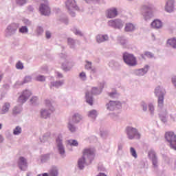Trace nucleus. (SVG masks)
<instances>
[{
	"mask_svg": "<svg viewBox=\"0 0 176 176\" xmlns=\"http://www.w3.org/2000/svg\"><path fill=\"white\" fill-rule=\"evenodd\" d=\"M96 150L94 148H85L82 151V157L78 160V167L82 170L84 167L86 159H90L94 156Z\"/></svg>",
	"mask_w": 176,
	"mask_h": 176,
	"instance_id": "obj_1",
	"label": "nucleus"
},
{
	"mask_svg": "<svg viewBox=\"0 0 176 176\" xmlns=\"http://www.w3.org/2000/svg\"><path fill=\"white\" fill-rule=\"evenodd\" d=\"M123 60L129 67H135L137 65V58L131 54L124 53L123 54Z\"/></svg>",
	"mask_w": 176,
	"mask_h": 176,
	"instance_id": "obj_2",
	"label": "nucleus"
},
{
	"mask_svg": "<svg viewBox=\"0 0 176 176\" xmlns=\"http://www.w3.org/2000/svg\"><path fill=\"white\" fill-rule=\"evenodd\" d=\"M126 131L129 140H134V138L140 139L141 138V134H140L138 130L133 126H127Z\"/></svg>",
	"mask_w": 176,
	"mask_h": 176,
	"instance_id": "obj_3",
	"label": "nucleus"
},
{
	"mask_svg": "<svg viewBox=\"0 0 176 176\" xmlns=\"http://www.w3.org/2000/svg\"><path fill=\"white\" fill-rule=\"evenodd\" d=\"M82 120V116L79 113H74L72 117L69 119L68 129L72 133L76 131V128L71 124V123H79Z\"/></svg>",
	"mask_w": 176,
	"mask_h": 176,
	"instance_id": "obj_4",
	"label": "nucleus"
},
{
	"mask_svg": "<svg viewBox=\"0 0 176 176\" xmlns=\"http://www.w3.org/2000/svg\"><path fill=\"white\" fill-rule=\"evenodd\" d=\"M45 106L47 108L50 109L49 110H42L41 111V116L44 119H46L48 118L49 115L53 112V107H52V104H50V100H45Z\"/></svg>",
	"mask_w": 176,
	"mask_h": 176,
	"instance_id": "obj_5",
	"label": "nucleus"
},
{
	"mask_svg": "<svg viewBox=\"0 0 176 176\" xmlns=\"http://www.w3.org/2000/svg\"><path fill=\"white\" fill-rule=\"evenodd\" d=\"M39 10L43 16H49L51 13L50 7L47 4V1L45 3H41L39 7Z\"/></svg>",
	"mask_w": 176,
	"mask_h": 176,
	"instance_id": "obj_6",
	"label": "nucleus"
},
{
	"mask_svg": "<svg viewBox=\"0 0 176 176\" xmlns=\"http://www.w3.org/2000/svg\"><path fill=\"white\" fill-rule=\"evenodd\" d=\"M32 95V94L31 93V91L25 90L23 92L22 95L19 98L18 102H19V104H24V102H25V101H27L28 98L31 97Z\"/></svg>",
	"mask_w": 176,
	"mask_h": 176,
	"instance_id": "obj_7",
	"label": "nucleus"
},
{
	"mask_svg": "<svg viewBox=\"0 0 176 176\" xmlns=\"http://www.w3.org/2000/svg\"><path fill=\"white\" fill-rule=\"evenodd\" d=\"M120 108H122V104L120 102L110 101L107 104V109L109 111H115V109H119Z\"/></svg>",
	"mask_w": 176,
	"mask_h": 176,
	"instance_id": "obj_8",
	"label": "nucleus"
},
{
	"mask_svg": "<svg viewBox=\"0 0 176 176\" xmlns=\"http://www.w3.org/2000/svg\"><path fill=\"white\" fill-rule=\"evenodd\" d=\"M18 166L22 171H25V170H27V167H28V165L27 164V160L21 157L18 161Z\"/></svg>",
	"mask_w": 176,
	"mask_h": 176,
	"instance_id": "obj_9",
	"label": "nucleus"
},
{
	"mask_svg": "<svg viewBox=\"0 0 176 176\" xmlns=\"http://www.w3.org/2000/svg\"><path fill=\"white\" fill-rule=\"evenodd\" d=\"M109 25H110V27H113L114 28H123V22L119 19L115 21L111 20L109 21Z\"/></svg>",
	"mask_w": 176,
	"mask_h": 176,
	"instance_id": "obj_10",
	"label": "nucleus"
},
{
	"mask_svg": "<svg viewBox=\"0 0 176 176\" xmlns=\"http://www.w3.org/2000/svg\"><path fill=\"white\" fill-rule=\"evenodd\" d=\"M66 6L68 10H78V6H76V2L74 0H68L66 2Z\"/></svg>",
	"mask_w": 176,
	"mask_h": 176,
	"instance_id": "obj_11",
	"label": "nucleus"
},
{
	"mask_svg": "<svg viewBox=\"0 0 176 176\" xmlns=\"http://www.w3.org/2000/svg\"><path fill=\"white\" fill-rule=\"evenodd\" d=\"M165 138L171 144L173 141H175L176 140V135L174 134V132L168 131L165 133Z\"/></svg>",
	"mask_w": 176,
	"mask_h": 176,
	"instance_id": "obj_12",
	"label": "nucleus"
},
{
	"mask_svg": "<svg viewBox=\"0 0 176 176\" xmlns=\"http://www.w3.org/2000/svg\"><path fill=\"white\" fill-rule=\"evenodd\" d=\"M118 16V10L116 8H111L107 11V17L109 19H113Z\"/></svg>",
	"mask_w": 176,
	"mask_h": 176,
	"instance_id": "obj_13",
	"label": "nucleus"
},
{
	"mask_svg": "<svg viewBox=\"0 0 176 176\" xmlns=\"http://www.w3.org/2000/svg\"><path fill=\"white\" fill-rule=\"evenodd\" d=\"M174 9V0H168L166 2V6L165 7V10L168 13H171Z\"/></svg>",
	"mask_w": 176,
	"mask_h": 176,
	"instance_id": "obj_14",
	"label": "nucleus"
},
{
	"mask_svg": "<svg viewBox=\"0 0 176 176\" xmlns=\"http://www.w3.org/2000/svg\"><path fill=\"white\" fill-rule=\"evenodd\" d=\"M61 136H58L56 139V142L58 144V148L60 153V155H63L65 153V151L64 150V147L63 146V144H61Z\"/></svg>",
	"mask_w": 176,
	"mask_h": 176,
	"instance_id": "obj_15",
	"label": "nucleus"
},
{
	"mask_svg": "<svg viewBox=\"0 0 176 176\" xmlns=\"http://www.w3.org/2000/svg\"><path fill=\"white\" fill-rule=\"evenodd\" d=\"M105 41H108L107 35L98 34L96 36V41L98 43H102V42H105Z\"/></svg>",
	"mask_w": 176,
	"mask_h": 176,
	"instance_id": "obj_16",
	"label": "nucleus"
},
{
	"mask_svg": "<svg viewBox=\"0 0 176 176\" xmlns=\"http://www.w3.org/2000/svg\"><path fill=\"white\" fill-rule=\"evenodd\" d=\"M9 108H10V104L5 103L0 111L1 115H5L6 112H9Z\"/></svg>",
	"mask_w": 176,
	"mask_h": 176,
	"instance_id": "obj_17",
	"label": "nucleus"
},
{
	"mask_svg": "<svg viewBox=\"0 0 176 176\" xmlns=\"http://www.w3.org/2000/svg\"><path fill=\"white\" fill-rule=\"evenodd\" d=\"M162 21H160V20H155L152 22L151 23V26L153 27V28H162Z\"/></svg>",
	"mask_w": 176,
	"mask_h": 176,
	"instance_id": "obj_18",
	"label": "nucleus"
},
{
	"mask_svg": "<svg viewBox=\"0 0 176 176\" xmlns=\"http://www.w3.org/2000/svg\"><path fill=\"white\" fill-rule=\"evenodd\" d=\"M87 102L89 104V105H93V98L90 96V93L87 92L85 94Z\"/></svg>",
	"mask_w": 176,
	"mask_h": 176,
	"instance_id": "obj_19",
	"label": "nucleus"
},
{
	"mask_svg": "<svg viewBox=\"0 0 176 176\" xmlns=\"http://www.w3.org/2000/svg\"><path fill=\"white\" fill-rule=\"evenodd\" d=\"M164 102V96L161 95L158 97V107H160V108L163 107Z\"/></svg>",
	"mask_w": 176,
	"mask_h": 176,
	"instance_id": "obj_20",
	"label": "nucleus"
},
{
	"mask_svg": "<svg viewBox=\"0 0 176 176\" xmlns=\"http://www.w3.org/2000/svg\"><path fill=\"white\" fill-rule=\"evenodd\" d=\"M125 31L126 32H130V31H134V25L131 23H128L125 26Z\"/></svg>",
	"mask_w": 176,
	"mask_h": 176,
	"instance_id": "obj_21",
	"label": "nucleus"
},
{
	"mask_svg": "<svg viewBox=\"0 0 176 176\" xmlns=\"http://www.w3.org/2000/svg\"><path fill=\"white\" fill-rule=\"evenodd\" d=\"M86 63L85 69H91V72H93V74L96 73V69H92L91 67V62L87 60Z\"/></svg>",
	"mask_w": 176,
	"mask_h": 176,
	"instance_id": "obj_22",
	"label": "nucleus"
},
{
	"mask_svg": "<svg viewBox=\"0 0 176 176\" xmlns=\"http://www.w3.org/2000/svg\"><path fill=\"white\" fill-rule=\"evenodd\" d=\"M58 170L57 168L54 167L50 171V176H58Z\"/></svg>",
	"mask_w": 176,
	"mask_h": 176,
	"instance_id": "obj_23",
	"label": "nucleus"
},
{
	"mask_svg": "<svg viewBox=\"0 0 176 176\" xmlns=\"http://www.w3.org/2000/svg\"><path fill=\"white\" fill-rule=\"evenodd\" d=\"M142 58L145 60V58L147 57L148 58H152L153 57V54L151 52H146L144 54L141 55Z\"/></svg>",
	"mask_w": 176,
	"mask_h": 176,
	"instance_id": "obj_24",
	"label": "nucleus"
},
{
	"mask_svg": "<svg viewBox=\"0 0 176 176\" xmlns=\"http://www.w3.org/2000/svg\"><path fill=\"white\" fill-rule=\"evenodd\" d=\"M168 45L172 46V47H176V39L175 38H170L168 40Z\"/></svg>",
	"mask_w": 176,
	"mask_h": 176,
	"instance_id": "obj_25",
	"label": "nucleus"
},
{
	"mask_svg": "<svg viewBox=\"0 0 176 176\" xmlns=\"http://www.w3.org/2000/svg\"><path fill=\"white\" fill-rule=\"evenodd\" d=\"M64 83L63 81L54 82L51 83V87H59Z\"/></svg>",
	"mask_w": 176,
	"mask_h": 176,
	"instance_id": "obj_26",
	"label": "nucleus"
},
{
	"mask_svg": "<svg viewBox=\"0 0 176 176\" xmlns=\"http://www.w3.org/2000/svg\"><path fill=\"white\" fill-rule=\"evenodd\" d=\"M88 116L89 118H96L97 117V111H96V110L90 111L89 112Z\"/></svg>",
	"mask_w": 176,
	"mask_h": 176,
	"instance_id": "obj_27",
	"label": "nucleus"
},
{
	"mask_svg": "<svg viewBox=\"0 0 176 176\" xmlns=\"http://www.w3.org/2000/svg\"><path fill=\"white\" fill-rule=\"evenodd\" d=\"M68 144L70 145V146H78V141L75 140H68Z\"/></svg>",
	"mask_w": 176,
	"mask_h": 176,
	"instance_id": "obj_28",
	"label": "nucleus"
},
{
	"mask_svg": "<svg viewBox=\"0 0 176 176\" xmlns=\"http://www.w3.org/2000/svg\"><path fill=\"white\" fill-rule=\"evenodd\" d=\"M21 133V127L20 126H16L13 131V134L14 135H19V134Z\"/></svg>",
	"mask_w": 176,
	"mask_h": 176,
	"instance_id": "obj_29",
	"label": "nucleus"
},
{
	"mask_svg": "<svg viewBox=\"0 0 176 176\" xmlns=\"http://www.w3.org/2000/svg\"><path fill=\"white\" fill-rule=\"evenodd\" d=\"M148 157L151 160H153V159H156V154L155 153V151H150L148 152Z\"/></svg>",
	"mask_w": 176,
	"mask_h": 176,
	"instance_id": "obj_30",
	"label": "nucleus"
},
{
	"mask_svg": "<svg viewBox=\"0 0 176 176\" xmlns=\"http://www.w3.org/2000/svg\"><path fill=\"white\" fill-rule=\"evenodd\" d=\"M130 152H131V155L133 157H135V159H137L138 155H137V151H135V149L133 147H131Z\"/></svg>",
	"mask_w": 176,
	"mask_h": 176,
	"instance_id": "obj_31",
	"label": "nucleus"
},
{
	"mask_svg": "<svg viewBox=\"0 0 176 176\" xmlns=\"http://www.w3.org/2000/svg\"><path fill=\"white\" fill-rule=\"evenodd\" d=\"M100 93H101V91L98 90V89L96 87L92 88L91 94L97 95V94H100Z\"/></svg>",
	"mask_w": 176,
	"mask_h": 176,
	"instance_id": "obj_32",
	"label": "nucleus"
},
{
	"mask_svg": "<svg viewBox=\"0 0 176 176\" xmlns=\"http://www.w3.org/2000/svg\"><path fill=\"white\" fill-rule=\"evenodd\" d=\"M19 32L24 34V32H28V28L25 26H23L19 29Z\"/></svg>",
	"mask_w": 176,
	"mask_h": 176,
	"instance_id": "obj_33",
	"label": "nucleus"
},
{
	"mask_svg": "<svg viewBox=\"0 0 176 176\" xmlns=\"http://www.w3.org/2000/svg\"><path fill=\"white\" fill-rule=\"evenodd\" d=\"M36 80L38 82H44V80H45V78L44 76H38L36 78Z\"/></svg>",
	"mask_w": 176,
	"mask_h": 176,
	"instance_id": "obj_34",
	"label": "nucleus"
},
{
	"mask_svg": "<svg viewBox=\"0 0 176 176\" xmlns=\"http://www.w3.org/2000/svg\"><path fill=\"white\" fill-rule=\"evenodd\" d=\"M16 67L17 69H23V68H24V66L23 65V63L20 61H19L16 63Z\"/></svg>",
	"mask_w": 176,
	"mask_h": 176,
	"instance_id": "obj_35",
	"label": "nucleus"
},
{
	"mask_svg": "<svg viewBox=\"0 0 176 176\" xmlns=\"http://www.w3.org/2000/svg\"><path fill=\"white\" fill-rule=\"evenodd\" d=\"M38 102V97L36 96H33L31 99H30V102L32 104H35V102Z\"/></svg>",
	"mask_w": 176,
	"mask_h": 176,
	"instance_id": "obj_36",
	"label": "nucleus"
},
{
	"mask_svg": "<svg viewBox=\"0 0 176 176\" xmlns=\"http://www.w3.org/2000/svg\"><path fill=\"white\" fill-rule=\"evenodd\" d=\"M171 149H174L176 151V139L175 141L172 142L171 144H170Z\"/></svg>",
	"mask_w": 176,
	"mask_h": 176,
	"instance_id": "obj_37",
	"label": "nucleus"
},
{
	"mask_svg": "<svg viewBox=\"0 0 176 176\" xmlns=\"http://www.w3.org/2000/svg\"><path fill=\"white\" fill-rule=\"evenodd\" d=\"M26 3V1L25 0H16V3L18 5H20L21 6L24 5V3Z\"/></svg>",
	"mask_w": 176,
	"mask_h": 176,
	"instance_id": "obj_38",
	"label": "nucleus"
},
{
	"mask_svg": "<svg viewBox=\"0 0 176 176\" xmlns=\"http://www.w3.org/2000/svg\"><path fill=\"white\" fill-rule=\"evenodd\" d=\"M149 111L151 113H153V111H155V107H153V104H148Z\"/></svg>",
	"mask_w": 176,
	"mask_h": 176,
	"instance_id": "obj_39",
	"label": "nucleus"
},
{
	"mask_svg": "<svg viewBox=\"0 0 176 176\" xmlns=\"http://www.w3.org/2000/svg\"><path fill=\"white\" fill-rule=\"evenodd\" d=\"M80 78H81V79H82L83 80H86V73L81 72L80 74Z\"/></svg>",
	"mask_w": 176,
	"mask_h": 176,
	"instance_id": "obj_40",
	"label": "nucleus"
},
{
	"mask_svg": "<svg viewBox=\"0 0 176 176\" xmlns=\"http://www.w3.org/2000/svg\"><path fill=\"white\" fill-rule=\"evenodd\" d=\"M67 43L69 45H74V43H75V41H74V39L71 38H69L67 39Z\"/></svg>",
	"mask_w": 176,
	"mask_h": 176,
	"instance_id": "obj_41",
	"label": "nucleus"
},
{
	"mask_svg": "<svg viewBox=\"0 0 176 176\" xmlns=\"http://www.w3.org/2000/svg\"><path fill=\"white\" fill-rule=\"evenodd\" d=\"M151 160L153 162V164L154 167H157V158H155Z\"/></svg>",
	"mask_w": 176,
	"mask_h": 176,
	"instance_id": "obj_42",
	"label": "nucleus"
},
{
	"mask_svg": "<svg viewBox=\"0 0 176 176\" xmlns=\"http://www.w3.org/2000/svg\"><path fill=\"white\" fill-rule=\"evenodd\" d=\"M149 68L148 65H146L144 69H140L142 72H148V69Z\"/></svg>",
	"mask_w": 176,
	"mask_h": 176,
	"instance_id": "obj_43",
	"label": "nucleus"
},
{
	"mask_svg": "<svg viewBox=\"0 0 176 176\" xmlns=\"http://www.w3.org/2000/svg\"><path fill=\"white\" fill-rule=\"evenodd\" d=\"M45 35L47 39H50L52 36V34H50V32H46Z\"/></svg>",
	"mask_w": 176,
	"mask_h": 176,
	"instance_id": "obj_44",
	"label": "nucleus"
},
{
	"mask_svg": "<svg viewBox=\"0 0 176 176\" xmlns=\"http://www.w3.org/2000/svg\"><path fill=\"white\" fill-rule=\"evenodd\" d=\"M74 33L76 34V35H82V33L80 32V31L78 30H74Z\"/></svg>",
	"mask_w": 176,
	"mask_h": 176,
	"instance_id": "obj_45",
	"label": "nucleus"
},
{
	"mask_svg": "<svg viewBox=\"0 0 176 176\" xmlns=\"http://www.w3.org/2000/svg\"><path fill=\"white\" fill-rule=\"evenodd\" d=\"M159 93H160V87H157L156 89H155V94L156 95L159 94Z\"/></svg>",
	"mask_w": 176,
	"mask_h": 176,
	"instance_id": "obj_46",
	"label": "nucleus"
},
{
	"mask_svg": "<svg viewBox=\"0 0 176 176\" xmlns=\"http://www.w3.org/2000/svg\"><path fill=\"white\" fill-rule=\"evenodd\" d=\"M57 76L58 78H63V74H61L60 72H57Z\"/></svg>",
	"mask_w": 176,
	"mask_h": 176,
	"instance_id": "obj_47",
	"label": "nucleus"
},
{
	"mask_svg": "<svg viewBox=\"0 0 176 176\" xmlns=\"http://www.w3.org/2000/svg\"><path fill=\"white\" fill-rule=\"evenodd\" d=\"M16 111H17V108H14V110H13V113L14 114V115H16V113H19V112H16Z\"/></svg>",
	"mask_w": 176,
	"mask_h": 176,
	"instance_id": "obj_48",
	"label": "nucleus"
},
{
	"mask_svg": "<svg viewBox=\"0 0 176 176\" xmlns=\"http://www.w3.org/2000/svg\"><path fill=\"white\" fill-rule=\"evenodd\" d=\"M143 110L146 111V105H143Z\"/></svg>",
	"mask_w": 176,
	"mask_h": 176,
	"instance_id": "obj_49",
	"label": "nucleus"
},
{
	"mask_svg": "<svg viewBox=\"0 0 176 176\" xmlns=\"http://www.w3.org/2000/svg\"><path fill=\"white\" fill-rule=\"evenodd\" d=\"M3 141V139L2 138V136L0 135V142H2Z\"/></svg>",
	"mask_w": 176,
	"mask_h": 176,
	"instance_id": "obj_50",
	"label": "nucleus"
},
{
	"mask_svg": "<svg viewBox=\"0 0 176 176\" xmlns=\"http://www.w3.org/2000/svg\"><path fill=\"white\" fill-rule=\"evenodd\" d=\"M42 176H49V174H47V173H43V174L42 175Z\"/></svg>",
	"mask_w": 176,
	"mask_h": 176,
	"instance_id": "obj_51",
	"label": "nucleus"
},
{
	"mask_svg": "<svg viewBox=\"0 0 176 176\" xmlns=\"http://www.w3.org/2000/svg\"><path fill=\"white\" fill-rule=\"evenodd\" d=\"M115 94H109L110 97H112Z\"/></svg>",
	"mask_w": 176,
	"mask_h": 176,
	"instance_id": "obj_52",
	"label": "nucleus"
},
{
	"mask_svg": "<svg viewBox=\"0 0 176 176\" xmlns=\"http://www.w3.org/2000/svg\"><path fill=\"white\" fill-rule=\"evenodd\" d=\"M146 9V7H143V10H145Z\"/></svg>",
	"mask_w": 176,
	"mask_h": 176,
	"instance_id": "obj_53",
	"label": "nucleus"
},
{
	"mask_svg": "<svg viewBox=\"0 0 176 176\" xmlns=\"http://www.w3.org/2000/svg\"><path fill=\"white\" fill-rule=\"evenodd\" d=\"M2 80V76H0V81Z\"/></svg>",
	"mask_w": 176,
	"mask_h": 176,
	"instance_id": "obj_54",
	"label": "nucleus"
},
{
	"mask_svg": "<svg viewBox=\"0 0 176 176\" xmlns=\"http://www.w3.org/2000/svg\"><path fill=\"white\" fill-rule=\"evenodd\" d=\"M2 129V124H0V130Z\"/></svg>",
	"mask_w": 176,
	"mask_h": 176,
	"instance_id": "obj_55",
	"label": "nucleus"
},
{
	"mask_svg": "<svg viewBox=\"0 0 176 176\" xmlns=\"http://www.w3.org/2000/svg\"><path fill=\"white\" fill-rule=\"evenodd\" d=\"M8 30H10V26H9V27L8 28Z\"/></svg>",
	"mask_w": 176,
	"mask_h": 176,
	"instance_id": "obj_56",
	"label": "nucleus"
},
{
	"mask_svg": "<svg viewBox=\"0 0 176 176\" xmlns=\"http://www.w3.org/2000/svg\"><path fill=\"white\" fill-rule=\"evenodd\" d=\"M26 79H30V77L26 78Z\"/></svg>",
	"mask_w": 176,
	"mask_h": 176,
	"instance_id": "obj_57",
	"label": "nucleus"
},
{
	"mask_svg": "<svg viewBox=\"0 0 176 176\" xmlns=\"http://www.w3.org/2000/svg\"><path fill=\"white\" fill-rule=\"evenodd\" d=\"M88 159H89V160H90V159H91V157L90 158H88Z\"/></svg>",
	"mask_w": 176,
	"mask_h": 176,
	"instance_id": "obj_58",
	"label": "nucleus"
},
{
	"mask_svg": "<svg viewBox=\"0 0 176 176\" xmlns=\"http://www.w3.org/2000/svg\"><path fill=\"white\" fill-rule=\"evenodd\" d=\"M37 176H41V175H38Z\"/></svg>",
	"mask_w": 176,
	"mask_h": 176,
	"instance_id": "obj_59",
	"label": "nucleus"
}]
</instances>
